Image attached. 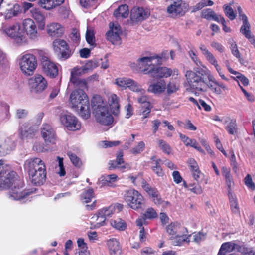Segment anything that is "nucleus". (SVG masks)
I'll use <instances>...</instances> for the list:
<instances>
[{"instance_id":"nucleus-1","label":"nucleus","mask_w":255,"mask_h":255,"mask_svg":"<svg viewBox=\"0 0 255 255\" xmlns=\"http://www.w3.org/2000/svg\"><path fill=\"white\" fill-rule=\"evenodd\" d=\"M23 183L17 178L16 172L11 170L8 165L0 167V190L8 188V198L11 200H21L29 195L23 191Z\"/></svg>"},{"instance_id":"nucleus-2","label":"nucleus","mask_w":255,"mask_h":255,"mask_svg":"<svg viewBox=\"0 0 255 255\" xmlns=\"http://www.w3.org/2000/svg\"><path fill=\"white\" fill-rule=\"evenodd\" d=\"M185 76L190 87L196 92H205L207 89V81L212 80V75L203 65H198L193 71H187Z\"/></svg>"},{"instance_id":"nucleus-3","label":"nucleus","mask_w":255,"mask_h":255,"mask_svg":"<svg viewBox=\"0 0 255 255\" xmlns=\"http://www.w3.org/2000/svg\"><path fill=\"white\" fill-rule=\"evenodd\" d=\"M91 106L95 120L99 124L111 126L114 123V117L108 106L103 98L99 96H94L91 100Z\"/></svg>"},{"instance_id":"nucleus-4","label":"nucleus","mask_w":255,"mask_h":255,"mask_svg":"<svg viewBox=\"0 0 255 255\" xmlns=\"http://www.w3.org/2000/svg\"><path fill=\"white\" fill-rule=\"evenodd\" d=\"M70 104L71 107L84 119L90 116V104L88 98L85 92L78 89L73 91L70 96Z\"/></svg>"},{"instance_id":"nucleus-5","label":"nucleus","mask_w":255,"mask_h":255,"mask_svg":"<svg viewBox=\"0 0 255 255\" xmlns=\"http://www.w3.org/2000/svg\"><path fill=\"white\" fill-rule=\"evenodd\" d=\"M132 69L137 73L149 74L153 77L167 78L172 73L171 69L159 65H133Z\"/></svg>"},{"instance_id":"nucleus-6","label":"nucleus","mask_w":255,"mask_h":255,"mask_svg":"<svg viewBox=\"0 0 255 255\" xmlns=\"http://www.w3.org/2000/svg\"><path fill=\"white\" fill-rule=\"evenodd\" d=\"M124 201L131 209L137 211L145 204V199L138 191L130 189L126 191L124 194Z\"/></svg>"},{"instance_id":"nucleus-7","label":"nucleus","mask_w":255,"mask_h":255,"mask_svg":"<svg viewBox=\"0 0 255 255\" xmlns=\"http://www.w3.org/2000/svg\"><path fill=\"white\" fill-rule=\"evenodd\" d=\"M28 84L31 92L39 94L44 91L47 87L46 79L40 74H36L30 78Z\"/></svg>"},{"instance_id":"nucleus-8","label":"nucleus","mask_w":255,"mask_h":255,"mask_svg":"<svg viewBox=\"0 0 255 255\" xmlns=\"http://www.w3.org/2000/svg\"><path fill=\"white\" fill-rule=\"evenodd\" d=\"M59 119L61 124L69 130H77L81 128V124L77 118L70 113H62Z\"/></svg>"},{"instance_id":"nucleus-9","label":"nucleus","mask_w":255,"mask_h":255,"mask_svg":"<svg viewBox=\"0 0 255 255\" xmlns=\"http://www.w3.org/2000/svg\"><path fill=\"white\" fill-rule=\"evenodd\" d=\"M53 50L56 52H60V59L65 60L71 55V51L66 42L61 39H56L52 43Z\"/></svg>"},{"instance_id":"nucleus-10","label":"nucleus","mask_w":255,"mask_h":255,"mask_svg":"<svg viewBox=\"0 0 255 255\" xmlns=\"http://www.w3.org/2000/svg\"><path fill=\"white\" fill-rule=\"evenodd\" d=\"M115 83L123 89L128 88L133 92H143V89L141 86L133 80L127 78L120 77L115 79Z\"/></svg>"},{"instance_id":"nucleus-11","label":"nucleus","mask_w":255,"mask_h":255,"mask_svg":"<svg viewBox=\"0 0 255 255\" xmlns=\"http://www.w3.org/2000/svg\"><path fill=\"white\" fill-rule=\"evenodd\" d=\"M22 29L25 35L31 40H37L39 37L37 26L33 20L30 18L24 19L22 22Z\"/></svg>"},{"instance_id":"nucleus-12","label":"nucleus","mask_w":255,"mask_h":255,"mask_svg":"<svg viewBox=\"0 0 255 255\" xmlns=\"http://www.w3.org/2000/svg\"><path fill=\"white\" fill-rule=\"evenodd\" d=\"M109 27L110 30L106 34L107 39L113 44H120L122 30L119 24L117 23H110Z\"/></svg>"},{"instance_id":"nucleus-13","label":"nucleus","mask_w":255,"mask_h":255,"mask_svg":"<svg viewBox=\"0 0 255 255\" xmlns=\"http://www.w3.org/2000/svg\"><path fill=\"white\" fill-rule=\"evenodd\" d=\"M41 135L46 144H54L56 141V132L52 126L44 124L41 128Z\"/></svg>"},{"instance_id":"nucleus-14","label":"nucleus","mask_w":255,"mask_h":255,"mask_svg":"<svg viewBox=\"0 0 255 255\" xmlns=\"http://www.w3.org/2000/svg\"><path fill=\"white\" fill-rule=\"evenodd\" d=\"M37 132V129L28 123H21L18 129L19 137L22 139L33 138Z\"/></svg>"},{"instance_id":"nucleus-15","label":"nucleus","mask_w":255,"mask_h":255,"mask_svg":"<svg viewBox=\"0 0 255 255\" xmlns=\"http://www.w3.org/2000/svg\"><path fill=\"white\" fill-rule=\"evenodd\" d=\"M123 156V152L120 151L117 155L115 160H111L109 161V169L110 170L118 169L123 172L129 170L131 168L130 164L125 162Z\"/></svg>"},{"instance_id":"nucleus-16","label":"nucleus","mask_w":255,"mask_h":255,"mask_svg":"<svg viewBox=\"0 0 255 255\" xmlns=\"http://www.w3.org/2000/svg\"><path fill=\"white\" fill-rule=\"evenodd\" d=\"M168 59V52L167 50H164L159 54H151L149 56H143L137 60L139 63L147 64L152 63L154 60L160 63L165 62Z\"/></svg>"},{"instance_id":"nucleus-17","label":"nucleus","mask_w":255,"mask_h":255,"mask_svg":"<svg viewBox=\"0 0 255 255\" xmlns=\"http://www.w3.org/2000/svg\"><path fill=\"white\" fill-rule=\"evenodd\" d=\"M24 167L28 171L32 170L39 171L40 169L42 171H46V166L44 162L39 158H31L27 159L24 163Z\"/></svg>"},{"instance_id":"nucleus-18","label":"nucleus","mask_w":255,"mask_h":255,"mask_svg":"<svg viewBox=\"0 0 255 255\" xmlns=\"http://www.w3.org/2000/svg\"><path fill=\"white\" fill-rule=\"evenodd\" d=\"M95 67V66L93 67L92 65H84L81 67H74L71 72L70 82L72 83H76L78 81V76L88 73Z\"/></svg>"},{"instance_id":"nucleus-19","label":"nucleus","mask_w":255,"mask_h":255,"mask_svg":"<svg viewBox=\"0 0 255 255\" xmlns=\"http://www.w3.org/2000/svg\"><path fill=\"white\" fill-rule=\"evenodd\" d=\"M149 14L148 10L143 8L134 7L131 11L130 19L133 22H138L147 18Z\"/></svg>"},{"instance_id":"nucleus-20","label":"nucleus","mask_w":255,"mask_h":255,"mask_svg":"<svg viewBox=\"0 0 255 255\" xmlns=\"http://www.w3.org/2000/svg\"><path fill=\"white\" fill-rule=\"evenodd\" d=\"M141 187L150 196L152 200L155 204L159 205L161 202V198L158 191L155 188L152 187L145 181L141 182Z\"/></svg>"},{"instance_id":"nucleus-21","label":"nucleus","mask_w":255,"mask_h":255,"mask_svg":"<svg viewBox=\"0 0 255 255\" xmlns=\"http://www.w3.org/2000/svg\"><path fill=\"white\" fill-rule=\"evenodd\" d=\"M15 147L14 142L9 138H0V156L9 154Z\"/></svg>"},{"instance_id":"nucleus-22","label":"nucleus","mask_w":255,"mask_h":255,"mask_svg":"<svg viewBox=\"0 0 255 255\" xmlns=\"http://www.w3.org/2000/svg\"><path fill=\"white\" fill-rule=\"evenodd\" d=\"M46 31L50 37H59L64 34V28L58 23L53 22L47 25Z\"/></svg>"},{"instance_id":"nucleus-23","label":"nucleus","mask_w":255,"mask_h":255,"mask_svg":"<svg viewBox=\"0 0 255 255\" xmlns=\"http://www.w3.org/2000/svg\"><path fill=\"white\" fill-rule=\"evenodd\" d=\"M31 182L36 185L43 184L46 180V172L40 170L39 171H28Z\"/></svg>"},{"instance_id":"nucleus-24","label":"nucleus","mask_w":255,"mask_h":255,"mask_svg":"<svg viewBox=\"0 0 255 255\" xmlns=\"http://www.w3.org/2000/svg\"><path fill=\"white\" fill-rule=\"evenodd\" d=\"M182 0H174L168 7L167 11L172 16L182 15L184 14Z\"/></svg>"},{"instance_id":"nucleus-25","label":"nucleus","mask_w":255,"mask_h":255,"mask_svg":"<svg viewBox=\"0 0 255 255\" xmlns=\"http://www.w3.org/2000/svg\"><path fill=\"white\" fill-rule=\"evenodd\" d=\"M166 88V84L164 80H160L155 83L151 84L147 89L148 92L154 94H160L163 93Z\"/></svg>"},{"instance_id":"nucleus-26","label":"nucleus","mask_w":255,"mask_h":255,"mask_svg":"<svg viewBox=\"0 0 255 255\" xmlns=\"http://www.w3.org/2000/svg\"><path fill=\"white\" fill-rule=\"evenodd\" d=\"M30 13L32 18L36 21L38 27L40 29H43L45 25V17L44 15L37 8H32L30 10Z\"/></svg>"},{"instance_id":"nucleus-27","label":"nucleus","mask_w":255,"mask_h":255,"mask_svg":"<svg viewBox=\"0 0 255 255\" xmlns=\"http://www.w3.org/2000/svg\"><path fill=\"white\" fill-rule=\"evenodd\" d=\"M119 178L115 174L102 176L99 179V183L101 186L115 187V183L118 181Z\"/></svg>"},{"instance_id":"nucleus-28","label":"nucleus","mask_w":255,"mask_h":255,"mask_svg":"<svg viewBox=\"0 0 255 255\" xmlns=\"http://www.w3.org/2000/svg\"><path fill=\"white\" fill-rule=\"evenodd\" d=\"M108 103L112 114L115 116H118L120 113V105L118 96L115 94H111L108 98Z\"/></svg>"},{"instance_id":"nucleus-29","label":"nucleus","mask_w":255,"mask_h":255,"mask_svg":"<svg viewBox=\"0 0 255 255\" xmlns=\"http://www.w3.org/2000/svg\"><path fill=\"white\" fill-rule=\"evenodd\" d=\"M16 61L19 64H37L36 56L32 53L23 52L19 55Z\"/></svg>"},{"instance_id":"nucleus-30","label":"nucleus","mask_w":255,"mask_h":255,"mask_svg":"<svg viewBox=\"0 0 255 255\" xmlns=\"http://www.w3.org/2000/svg\"><path fill=\"white\" fill-rule=\"evenodd\" d=\"M107 246L111 255H119L121 249L119 242L115 238L110 239L107 242Z\"/></svg>"},{"instance_id":"nucleus-31","label":"nucleus","mask_w":255,"mask_h":255,"mask_svg":"<svg viewBox=\"0 0 255 255\" xmlns=\"http://www.w3.org/2000/svg\"><path fill=\"white\" fill-rule=\"evenodd\" d=\"M240 246L233 242H229L223 243L219 250L217 255H226L228 252H231L234 250H237Z\"/></svg>"},{"instance_id":"nucleus-32","label":"nucleus","mask_w":255,"mask_h":255,"mask_svg":"<svg viewBox=\"0 0 255 255\" xmlns=\"http://www.w3.org/2000/svg\"><path fill=\"white\" fill-rule=\"evenodd\" d=\"M240 19L243 23L240 28V32L248 39L253 35L250 30V25L248 22L247 17L245 14H241Z\"/></svg>"},{"instance_id":"nucleus-33","label":"nucleus","mask_w":255,"mask_h":255,"mask_svg":"<svg viewBox=\"0 0 255 255\" xmlns=\"http://www.w3.org/2000/svg\"><path fill=\"white\" fill-rule=\"evenodd\" d=\"M221 171L223 176L225 178L226 183L228 187V190H231L232 188L234 186V182L231 174L230 169L223 166L221 168Z\"/></svg>"},{"instance_id":"nucleus-34","label":"nucleus","mask_w":255,"mask_h":255,"mask_svg":"<svg viewBox=\"0 0 255 255\" xmlns=\"http://www.w3.org/2000/svg\"><path fill=\"white\" fill-rule=\"evenodd\" d=\"M42 70L47 76L52 78L56 77L59 71L56 65H43Z\"/></svg>"},{"instance_id":"nucleus-35","label":"nucleus","mask_w":255,"mask_h":255,"mask_svg":"<svg viewBox=\"0 0 255 255\" xmlns=\"http://www.w3.org/2000/svg\"><path fill=\"white\" fill-rule=\"evenodd\" d=\"M183 229V227L179 223L174 222L171 223L167 226L166 231L171 236V238H172L176 234L180 233Z\"/></svg>"},{"instance_id":"nucleus-36","label":"nucleus","mask_w":255,"mask_h":255,"mask_svg":"<svg viewBox=\"0 0 255 255\" xmlns=\"http://www.w3.org/2000/svg\"><path fill=\"white\" fill-rule=\"evenodd\" d=\"M20 12V6L17 4H14L12 7L7 9L4 17H3L2 14L0 15V17L2 19H9L14 16L17 15Z\"/></svg>"},{"instance_id":"nucleus-37","label":"nucleus","mask_w":255,"mask_h":255,"mask_svg":"<svg viewBox=\"0 0 255 255\" xmlns=\"http://www.w3.org/2000/svg\"><path fill=\"white\" fill-rule=\"evenodd\" d=\"M129 14L128 6L127 4L122 5L114 11V15L117 19L127 18Z\"/></svg>"},{"instance_id":"nucleus-38","label":"nucleus","mask_w":255,"mask_h":255,"mask_svg":"<svg viewBox=\"0 0 255 255\" xmlns=\"http://www.w3.org/2000/svg\"><path fill=\"white\" fill-rule=\"evenodd\" d=\"M106 220L104 216L99 215L97 212L91 218V223L92 225L94 224V228H98L105 225Z\"/></svg>"},{"instance_id":"nucleus-39","label":"nucleus","mask_w":255,"mask_h":255,"mask_svg":"<svg viewBox=\"0 0 255 255\" xmlns=\"http://www.w3.org/2000/svg\"><path fill=\"white\" fill-rule=\"evenodd\" d=\"M228 70L230 73L233 74L236 76L234 79L239 83L241 82L244 86H247L249 84V80L244 75L241 74L240 73L234 71L230 66L227 67Z\"/></svg>"},{"instance_id":"nucleus-40","label":"nucleus","mask_w":255,"mask_h":255,"mask_svg":"<svg viewBox=\"0 0 255 255\" xmlns=\"http://www.w3.org/2000/svg\"><path fill=\"white\" fill-rule=\"evenodd\" d=\"M39 4L43 8L46 10L51 9L60 5V3H58L56 0H40Z\"/></svg>"},{"instance_id":"nucleus-41","label":"nucleus","mask_w":255,"mask_h":255,"mask_svg":"<svg viewBox=\"0 0 255 255\" xmlns=\"http://www.w3.org/2000/svg\"><path fill=\"white\" fill-rule=\"evenodd\" d=\"M20 69L25 76L32 75L37 67V65H19Z\"/></svg>"},{"instance_id":"nucleus-42","label":"nucleus","mask_w":255,"mask_h":255,"mask_svg":"<svg viewBox=\"0 0 255 255\" xmlns=\"http://www.w3.org/2000/svg\"><path fill=\"white\" fill-rule=\"evenodd\" d=\"M171 238L173 240V244L175 246H180L184 242H189L190 241L189 237H187L186 235H181V233L176 234Z\"/></svg>"},{"instance_id":"nucleus-43","label":"nucleus","mask_w":255,"mask_h":255,"mask_svg":"<svg viewBox=\"0 0 255 255\" xmlns=\"http://www.w3.org/2000/svg\"><path fill=\"white\" fill-rule=\"evenodd\" d=\"M228 195L232 211L234 213H238L239 212V208L235 195L231 192V190H228Z\"/></svg>"},{"instance_id":"nucleus-44","label":"nucleus","mask_w":255,"mask_h":255,"mask_svg":"<svg viewBox=\"0 0 255 255\" xmlns=\"http://www.w3.org/2000/svg\"><path fill=\"white\" fill-rule=\"evenodd\" d=\"M110 224L113 227L119 231H124L127 228L126 222L121 219L111 220Z\"/></svg>"},{"instance_id":"nucleus-45","label":"nucleus","mask_w":255,"mask_h":255,"mask_svg":"<svg viewBox=\"0 0 255 255\" xmlns=\"http://www.w3.org/2000/svg\"><path fill=\"white\" fill-rule=\"evenodd\" d=\"M94 197L93 190L92 188L85 190L81 195V200L83 202L89 203Z\"/></svg>"},{"instance_id":"nucleus-46","label":"nucleus","mask_w":255,"mask_h":255,"mask_svg":"<svg viewBox=\"0 0 255 255\" xmlns=\"http://www.w3.org/2000/svg\"><path fill=\"white\" fill-rule=\"evenodd\" d=\"M167 93L168 95H171L176 92L179 89V84L174 81L170 80L166 85Z\"/></svg>"},{"instance_id":"nucleus-47","label":"nucleus","mask_w":255,"mask_h":255,"mask_svg":"<svg viewBox=\"0 0 255 255\" xmlns=\"http://www.w3.org/2000/svg\"><path fill=\"white\" fill-rule=\"evenodd\" d=\"M227 132L232 135H234L237 132V126L235 120H231L225 127Z\"/></svg>"},{"instance_id":"nucleus-48","label":"nucleus","mask_w":255,"mask_h":255,"mask_svg":"<svg viewBox=\"0 0 255 255\" xmlns=\"http://www.w3.org/2000/svg\"><path fill=\"white\" fill-rule=\"evenodd\" d=\"M86 39L87 43L90 45L93 46L95 45V40L94 33L93 29L91 27H87L86 33Z\"/></svg>"},{"instance_id":"nucleus-49","label":"nucleus","mask_w":255,"mask_h":255,"mask_svg":"<svg viewBox=\"0 0 255 255\" xmlns=\"http://www.w3.org/2000/svg\"><path fill=\"white\" fill-rule=\"evenodd\" d=\"M157 143L159 147L165 153L170 154L171 152V148L170 146L164 140L158 139Z\"/></svg>"},{"instance_id":"nucleus-50","label":"nucleus","mask_w":255,"mask_h":255,"mask_svg":"<svg viewBox=\"0 0 255 255\" xmlns=\"http://www.w3.org/2000/svg\"><path fill=\"white\" fill-rule=\"evenodd\" d=\"M98 212L99 213V215L104 216L106 219L107 217L111 216V215L113 214L114 208L112 206L105 207L99 210Z\"/></svg>"},{"instance_id":"nucleus-51","label":"nucleus","mask_w":255,"mask_h":255,"mask_svg":"<svg viewBox=\"0 0 255 255\" xmlns=\"http://www.w3.org/2000/svg\"><path fill=\"white\" fill-rule=\"evenodd\" d=\"M179 137L186 146L193 147L197 142L195 139H191L182 133H179Z\"/></svg>"},{"instance_id":"nucleus-52","label":"nucleus","mask_w":255,"mask_h":255,"mask_svg":"<svg viewBox=\"0 0 255 255\" xmlns=\"http://www.w3.org/2000/svg\"><path fill=\"white\" fill-rule=\"evenodd\" d=\"M143 216L146 219H153L157 217V213L152 208L147 209Z\"/></svg>"},{"instance_id":"nucleus-53","label":"nucleus","mask_w":255,"mask_h":255,"mask_svg":"<svg viewBox=\"0 0 255 255\" xmlns=\"http://www.w3.org/2000/svg\"><path fill=\"white\" fill-rule=\"evenodd\" d=\"M238 251L245 255H255V251L252 248L241 246Z\"/></svg>"},{"instance_id":"nucleus-54","label":"nucleus","mask_w":255,"mask_h":255,"mask_svg":"<svg viewBox=\"0 0 255 255\" xmlns=\"http://www.w3.org/2000/svg\"><path fill=\"white\" fill-rule=\"evenodd\" d=\"M67 155L74 165L77 167H80L81 165L82 162L77 155L70 152H68Z\"/></svg>"},{"instance_id":"nucleus-55","label":"nucleus","mask_w":255,"mask_h":255,"mask_svg":"<svg viewBox=\"0 0 255 255\" xmlns=\"http://www.w3.org/2000/svg\"><path fill=\"white\" fill-rule=\"evenodd\" d=\"M139 93L141 95L140 97L137 98V100L138 103L140 104H145V106H147V103H150L148 102V98L145 94V91L143 89V92H136Z\"/></svg>"},{"instance_id":"nucleus-56","label":"nucleus","mask_w":255,"mask_h":255,"mask_svg":"<svg viewBox=\"0 0 255 255\" xmlns=\"http://www.w3.org/2000/svg\"><path fill=\"white\" fill-rule=\"evenodd\" d=\"M38 59L39 61L41 63L54 64V62L51 60L50 58L48 57L45 53L42 52L39 53Z\"/></svg>"},{"instance_id":"nucleus-57","label":"nucleus","mask_w":255,"mask_h":255,"mask_svg":"<svg viewBox=\"0 0 255 255\" xmlns=\"http://www.w3.org/2000/svg\"><path fill=\"white\" fill-rule=\"evenodd\" d=\"M224 9L225 13L230 19L232 20L235 18V14L231 7L225 5Z\"/></svg>"},{"instance_id":"nucleus-58","label":"nucleus","mask_w":255,"mask_h":255,"mask_svg":"<svg viewBox=\"0 0 255 255\" xmlns=\"http://www.w3.org/2000/svg\"><path fill=\"white\" fill-rule=\"evenodd\" d=\"M128 178L131 180L133 184H134L135 185H139L140 184L141 185V182L142 181H144L141 175H138L137 176H133L132 175H130L128 176Z\"/></svg>"},{"instance_id":"nucleus-59","label":"nucleus","mask_w":255,"mask_h":255,"mask_svg":"<svg viewBox=\"0 0 255 255\" xmlns=\"http://www.w3.org/2000/svg\"><path fill=\"white\" fill-rule=\"evenodd\" d=\"M57 160L58 161V167L59 170L58 172V174L60 176H63L65 175L66 172L64 169V165H63V159L62 157H60L58 156L57 157Z\"/></svg>"},{"instance_id":"nucleus-60","label":"nucleus","mask_w":255,"mask_h":255,"mask_svg":"<svg viewBox=\"0 0 255 255\" xmlns=\"http://www.w3.org/2000/svg\"><path fill=\"white\" fill-rule=\"evenodd\" d=\"M229 43L232 54L237 58L240 57V52L237 48L236 42L233 40H231L230 41Z\"/></svg>"},{"instance_id":"nucleus-61","label":"nucleus","mask_w":255,"mask_h":255,"mask_svg":"<svg viewBox=\"0 0 255 255\" xmlns=\"http://www.w3.org/2000/svg\"><path fill=\"white\" fill-rule=\"evenodd\" d=\"M245 184L251 190H254L255 189V185L252 181L251 176L248 174L244 179Z\"/></svg>"},{"instance_id":"nucleus-62","label":"nucleus","mask_w":255,"mask_h":255,"mask_svg":"<svg viewBox=\"0 0 255 255\" xmlns=\"http://www.w3.org/2000/svg\"><path fill=\"white\" fill-rule=\"evenodd\" d=\"M145 144L143 141H140L137 145L132 149V152L134 154H139L144 149Z\"/></svg>"},{"instance_id":"nucleus-63","label":"nucleus","mask_w":255,"mask_h":255,"mask_svg":"<svg viewBox=\"0 0 255 255\" xmlns=\"http://www.w3.org/2000/svg\"><path fill=\"white\" fill-rule=\"evenodd\" d=\"M33 150L37 152H43L46 151L43 143L36 142L33 146Z\"/></svg>"},{"instance_id":"nucleus-64","label":"nucleus","mask_w":255,"mask_h":255,"mask_svg":"<svg viewBox=\"0 0 255 255\" xmlns=\"http://www.w3.org/2000/svg\"><path fill=\"white\" fill-rule=\"evenodd\" d=\"M28 112L26 109H18L16 111V118L17 119L25 118L28 115Z\"/></svg>"}]
</instances>
